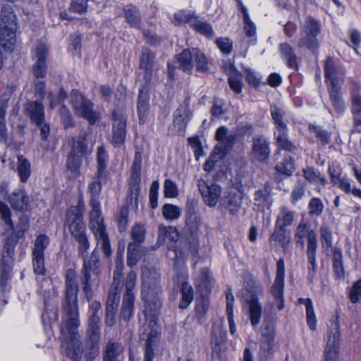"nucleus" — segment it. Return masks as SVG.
Instances as JSON below:
<instances>
[{"instance_id":"obj_1","label":"nucleus","mask_w":361,"mask_h":361,"mask_svg":"<svg viewBox=\"0 0 361 361\" xmlns=\"http://www.w3.org/2000/svg\"><path fill=\"white\" fill-rule=\"evenodd\" d=\"M65 286L63 304L65 322L61 329L63 337L62 346L65 348L66 355L76 360L80 356L81 350L78 332L80 324L78 307V290L75 274L73 269L66 271Z\"/></svg>"},{"instance_id":"obj_2","label":"nucleus","mask_w":361,"mask_h":361,"mask_svg":"<svg viewBox=\"0 0 361 361\" xmlns=\"http://www.w3.org/2000/svg\"><path fill=\"white\" fill-rule=\"evenodd\" d=\"M91 209L89 212V228L93 233L98 244L101 245L104 255L109 257L111 255L109 235L106 232V225L102 216L100 203L92 197L90 202Z\"/></svg>"},{"instance_id":"obj_3","label":"nucleus","mask_w":361,"mask_h":361,"mask_svg":"<svg viewBox=\"0 0 361 361\" xmlns=\"http://www.w3.org/2000/svg\"><path fill=\"white\" fill-rule=\"evenodd\" d=\"M142 295L145 302L146 310L155 311L161 306L159 299L160 275L156 270L145 267L142 269Z\"/></svg>"},{"instance_id":"obj_4","label":"nucleus","mask_w":361,"mask_h":361,"mask_svg":"<svg viewBox=\"0 0 361 361\" xmlns=\"http://www.w3.org/2000/svg\"><path fill=\"white\" fill-rule=\"evenodd\" d=\"M263 293L260 283L252 280L247 283L246 290H242L238 296L249 305V317L251 324L255 326L259 324L262 315V307L257 301V296Z\"/></svg>"},{"instance_id":"obj_5","label":"nucleus","mask_w":361,"mask_h":361,"mask_svg":"<svg viewBox=\"0 0 361 361\" xmlns=\"http://www.w3.org/2000/svg\"><path fill=\"white\" fill-rule=\"evenodd\" d=\"M71 103L75 115L86 119L94 124L99 118L93 110V104L78 90H73L71 96Z\"/></svg>"},{"instance_id":"obj_6","label":"nucleus","mask_w":361,"mask_h":361,"mask_svg":"<svg viewBox=\"0 0 361 361\" xmlns=\"http://www.w3.org/2000/svg\"><path fill=\"white\" fill-rule=\"evenodd\" d=\"M340 340V326L338 317L330 321L325 350L324 361H337Z\"/></svg>"},{"instance_id":"obj_7","label":"nucleus","mask_w":361,"mask_h":361,"mask_svg":"<svg viewBox=\"0 0 361 361\" xmlns=\"http://www.w3.org/2000/svg\"><path fill=\"white\" fill-rule=\"evenodd\" d=\"M83 212V205L79 204L71 207L67 213L66 224L75 239L86 235L85 226L82 221Z\"/></svg>"},{"instance_id":"obj_8","label":"nucleus","mask_w":361,"mask_h":361,"mask_svg":"<svg viewBox=\"0 0 361 361\" xmlns=\"http://www.w3.org/2000/svg\"><path fill=\"white\" fill-rule=\"evenodd\" d=\"M320 32L319 23L312 17H308L303 25V33L305 36L302 37L299 42L300 47H306L310 49H314L317 47V40L316 36Z\"/></svg>"},{"instance_id":"obj_9","label":"nucleus","mask_w":361,"mask_h":361,"mask_svg":"<svg viewBox=\"0 0 361 361\" xmlns=\"http://www.w3.org/2000/svg\"><path fill=\"white\" fill-rule=\"evenodd\" d=\"M86 133L80 135L78 140L73 145V152L68 157L67 167L73 172H76L80 168V157L89 151L85 143Z\"/></svg>"},{"instance_id":"obj_10","label":"nucleus","mask_w":361,"mask_h":361,"mask_svg":"<svg viewBox=\"0 0 361 361\" xmlns=\"http://www.w3.org/2000/svg\"><path fill=\"white\" fill-rule=\"evenodd\" d=\"M197 185L207 205L209 207L216 205L221 194V188L219 185L215 183L209 185L206 181L202 179L198 180Z\"/></svg>"},{"instance_id":"obj_11","label":"nucleus","mask_w":361,"mask_h":361,"mask_svg":"<svg viewBox=\"0 0 361 361\" xmlns=\"http://www.w3.org/2000/svg\"><path fill=\"white\" fill-rule=\"evenodd\" d=\"M112 142L116 146H121L124 143L126 137V118L123 112L120 110H114L112 112Z\"/></svg>"},{"instance_id":"obj_12","label":"nucleus","mask_w":361,"mask_h":361,"mask_svg":"<svg viewBox=\"0 0 361 361\" xmlns=\"http://www.w3.org/2000/svg\"><path fill=\"white\" fill-rule=\"evenodd\" d=\"M329 173L333 184L337 185L346 193L353 194L354 196L361 198V190L352 186L346 178L342 177L341 172L339 169H336L334 166H331L329 167Z\"/></svg>"},{"instance_id":"obj_13","label":"nucleus","mask_w":361,"mask_h":361,"mask_svg":"<svg viewBox=\"0 0 361 361\" xmlns=\"http://www.w3.org/2000/svg\"><path fill=\"white\" fill-rule=\"evenodd\" d=\"M48 48L44 44H39L35 50L36 62L33 65L32 73L37 78H43L47 74L45 59L47 57Z\"/></svg>"},{"instance_id":"obj_14","label":"nucleus","mask_w":361,"mask_h":361,"mask_svg":"<svg viewBox=\"0 0 361 361\" xmlns=\"http://www.w3.org/2000/svg\"><path fill=\"white\" fill-rule=\"evenodd\" d=\"M269 144L264 138L255 137L252 147V157L259 161H264L269 156Z\"/></svg>"},{"instance_id":"obj_15","label":"nucleus","mask_w":361,"mask_h":361,"mask_svg":"<svg viewBox=\"0 0 361 361\" xmlns=\"http://www.w3.org/2000/svg\"><path fill=\"white\" fill-rule=\"evenodd\" d=\"M192 116V112L188 105H182L174 113L173 126L178 133L185 130L187 123Z\"/></svg>"},{"instance_id":"obj_16","label":"nucleus","mask_w":361,"mask_h":361,"mask_svg":"<svg viewBox=\"0 0 361 361\" xmlns=\"http://www.w3.org/2000/svg\"><path fill=\"white\" fill-rule=\"evenodd\" d=\"M241 200L240 192L232 190L226 192L221 200V204L229 210L231 214H235L240 207Z\"/></svg>"},{"instance_id":"obj_17","label":"nucleus","mask_w":361,"mask_h":361,"mask_svg":"<svg viewBox=\"0 0 361 361\" xmlns=\"http://www.w3.org/2000/svg\"><path fill=\"white\" fill-rule=\"evenodd\" d=\"M99 274H81L80 281L82 286V291L88 300L92 298L94 290L99 286Z\"/></svg>"},{"instance_id":"obj_18","label":"nucleus","mask_w":361,"mask_h":361,"mask_svg":"<svg viewBox=\"0 0 361 361\" xmlns=\"http://www.w3.org/2000/svg\"><path fill=\"white\" fill-rule=\"evenodd\" d=\"M262 333L261 348L269 353L274 348L275 329L273 324H264Z\"/></svg>"},{"instance_id":"obj_19","label":"nucleus","mask_w":361,"mask_h":361,"mask_svg":"<svg viewBox=\"0 0 361 361\" xmlns=\"http://www.w3.org/2000/svg\"><path fill=\"white\" fill-rule=\"evenodd\" d=\"M254 201L256 205L262 207L269 208L272 205L271 188L269 184L255 192Z\"/></svg>"},{"instance_id":"obj_20","label":"nucleus","mask_w":361,"mask_h":361,"mask_svg":"<svg viewBox=\"0 0 361 361\" xmlns=\"http://www.w3.org/2000/svg\"><path fill=\"white\" fill-rule=\"evenodd\" d=\"M26 111L31 121L36 125L42 124L44 119V106L41 102H32L27 104Z\"/></svg>"},{"instance_id":"obj_21","label":"nucleus","mask_w":361,"mask_h":361,"mask_svg":"<svg viewBox=\"0 0 361 361\" xmlns=\"http://www.w3.org/2000/svg\"><path fill=\"white\" fill-rule=\"evenodd\" d=\"M17 28L1 27L0 31V45L6 50L13 49L16 39V31Z\"/></svg>"},{"instance_id":"obj_22","label":"nucleus","mask_w":361,"mask_h":361,"mask_svg":"<svg viewBox=\"0 0 361 361\" xmlns=\"http://www.w3.org/2000/svg\"><path fill=\"white\" fill-rule=\"evenodd\" d=\"M225 72L229 76V86L236 94H240L242 91L241 75L235 71L232 64L226 63L224 65Z\"/></svg>"},{"instance_id":"obj_23","label":"nucleus","mask_w":361,"mask_h":361,"mask_svg":"<svg viewBox=\"0 0 361 361\" xmlns=\"http://www.w3.org/2000/svg\"><path fill=\"white\" fill-rule=\"evenodd\" d=\"M360 87L355 85L351 91L352 112L355 122L357 125H361V95Z\"/></svg>"},{"instance_id":"obj_24","label":"nucleus","mask_w":361,"mask_h":361,"mask_svg":"<svg viewBox=\"0 0 361 361\" xmlns=\"http://www.w3.org/2000/svg\"><path fill=\"white\" fill-rule=\"evenodd\" d=\"M154 67V54L147 49H143L140 58V68L145 71V77L150 78Z\"/></svg>"},{"instance_id":"obj_25","label":"nucleus","mask_w":361,"mask_h":361,"mask_svg":"<svg viewBox=\"0 0 361 361\" xmlns=\"http://www.w3.org/2000/svg\"><path fill=\"white\" fill-rule=\"evenodd\" d=\"M99 255L96 251H93L91 255L84 258L81 274H99Z\"/></svg>"},{"instance_id":"obj_26","label":"nucleus","mask_w":361,"mask_h":361,"mask_svg":"<svg viewBox=\"0 0 361 361\" xmlns=\"http://www.w3.org/2000/svg\"><path fill=\"white\" fill-rule=\"evenodd\" d=\"M99 317L94 312L89 319L87 333V340L91 342L92 345L97 344L99 339Z\"/></svg>"},{"instance_id":"obj_27","label":"nucleus","mask_w":361,"mask_h":361,"mask_svg":"<svg viewBox=\"0 0 361 361\" xmlns=\"http://www.w3.org/2000/svg\"><path fill=\"white\" fill-rule=\"evenodd\" d=\"M11 206L19 211H25L29 207V197L23 190L13 192L10 197Z\"/></svg>"},{"instance_id":"obj_28","label":"nucleus","mask_w":361,"mask_h":361,"mask_svg":"<svg viewBox=\"0 0 361 361\" xmlns=\"http://www.w3.org/2000/svg\"><path fill=\"white\" fill-rule=\"evenodd\" d=\"M116 269L114 274V282L112 284V287L110 290L109 295L113 297V299L115 300L116 298L117 294L120 292L121 289V286H120V279L122 276L123 264L121 260V257L117 255V258L116 260Z\"/></svg>"},{"instance_id":"obj_29","label":"nucleus","mask_w":361,"mask_h":361,"mask_svg":"<svg viewBox=\"0 0 361 361\" xmlns=\"http://www.w3.org/2000/svg\"><path fill=\"white\" fill-rule=\"evenodd\" d=\"M330 99L336 111L341 114L345 110V103L342 99L341 93V86L334 85L333 87H329Z\"/></svg>"},{"instance_id":"obj_30","label":"nucleus","mask_w":361,"mask_h":361,"mask_svg":"<svg viewBox=\"0 0 361 361\" xmlns=\"http://www.w3.org/2000/svg\"><path fill=\"white\" fill-rule=\"evenodd\" d=\"M178 66L184 71L190 72L194 67L193 49H185L177 56Z\"/></svg>"},{"instance_id":"obj_31","label":"nucleus","mask_w":361,"mask_h":361,"mask_svg":"<svg viewBox=\"0 0 361 361\" xmlns=\"http://www.w3.org/2000/svg\"><path fill=\"white\" fill-rule=\"evenodd\" d=\"M295 213L286 207L280 209V212L277 216L276 226L277 228H286L290 226L294 221Z\"/></svg>"},{"instance_id":"obj_32","label":"nucleus","mask_w":361,"mask_h":361,"mask_svg":"<svg viewBox=\"0 0 361 361\" xmlns=\"http://www.w3.org/2000/svg\"><path fill=\"white\" fill-rule=\"evenodd\" d=\"M212 278L208 269H203L197 279V288L204 294L211 291Z\"/></svg>"},{"instance_id":"obj_33","label":"nucleus","mask_w":361,"mask_h":361,"mask_svg":"<svg viewBox=\"0 0 361 361\" xmlns=\"http://www.w3.org/2000/svg\"><path fill=\"white\" fill-rule=\"evenodd\" d=\"M142 257V247L135 242L128 244L127 250V264L131 267L135 266Z\"/></svg>"},{"instance_id":"obj_34","label":"nucleus","mask_w":361,"mask_h":361,"mask_svg":"<svg viewBox=\"0 0 361 361\" xmlns=\"http://www.w3.org/2000/svg\"><path fill=\"white\" fill-rule=\"evenodd\" d=\"M17 168L16 171L23 183H25L30 176L31 166L30 161L23 156L17 157Z\"/></svg>"},{"instance_id":"obj_35","label":"nucleus","mask_w":361,"mask_h":361,"mask_svg":"<svg viewBox=\"0 0 361 361\" xmlns=\"http://www.w3.org/2000/svg\"><path fill=\"white\" fill-rule=\"evenodd\" d=\"M1 20L2 23L1 27L17 28L16 16L10 6H4L2 8Z\"/></svg>"},{"instance_id":"obj_36","label":"nucleus","mask_w":361,"mask_h":361,"mask_svg":"<svg viewBox=\"0 0 361 361\" xmlns=\"http://www.w3.org/2000/svg\"><path fill=\"white\" fill-rule=\"evenodd\" d=\"M285 230L286 228H277L276 226L275 231L269 238V243L271 246L275 247L279 245L284 247L289 242L290 238L286 236Z\"/></svg>"},{"instance_id":"obj_37","label":"nucleus","mask_w":361,"mask_h":361,"mask_svg":"<svg viewBox=\"0 0 361 361\" xmlns=\"http://www.w3.org/2000/svg\"><path fill=\"white\" fill-rule=\"evenodd\" d=\"M325 76L329 81V87H333L334 85L341 86L336 75V71L333 60L328 58L325 63Z\"/></svg>"},{"instance_id":"obj_38","label":"nucleus","mask_w":361,"mask_h":361,"mask_svg":"<svg viewBox=\"0 0 361 361\" xmlns=\"http://www.w3.org/2000/svg\"><path fill=\"white\" fill-rule=\"evenodd\" d=\"M276 137L279 147L288 151H293L295 149V146L287 137V128L277 131Z\"/></svg>"},{"instance_id":"obj_39","label":"nucleus","mask_w":361,"mask_h":361,"mask_svg":"<svg viewBox=\"0 0 361 361\" xmlns=\"http://www.w3.org/2000/svg\"><path fill=\"white\" fill-rule=\"evenodd\" d=\"M157 334V328L147 332V329L142 332V338L147 340V346L145 349V355L144 361H152L153 357V349L152 348V337Z\"/></svg>"},{"instance_id":"obj_40","label":"nucleus","mask_w":361,"mask_h":361,"mask_svg":"<svg viewBox=\"0 0 361 361\" xmlns=\"http://www.w3.org/2000/svg\"><path fill=\"white\" fill-rule=\"evenodd\" d=\"M216 138L221 144L226 145V147H230L234 142V135L229 134L228 129L221 126L216 132Z\"/></svg>"},{"instance_id":"obj_41","label":"nucleus","mask_w":361,"mask_h":361,"mask_svg":"<svg viewBox=\"0 0 361 361\" xmlns=\"http://www.w3.org/2000/svg\"><path fill=\"white\" fill-rule=\"evenodd\" d=\"M182 214V209L178 206L166 204L162 207V215L166 220H174Z\"/></svg>"},{"instance_id":"obj_42","label":"nucleus","mask_w":361,"mask_h":361,"mask_svg":"<svg viewBox=\"0 0 361 361\" xmlns=\"http://www.w3.org/2000/svg\"><path fill=\"white\" fill-rule=\"evenodd\" d=\"M193 300V289L190 285L185 282L182 285V300L179 307L185 309Z\"/></svg>"},{"instance_id":"obj_43","label":"nucleus","mask_w":361,"mask_h":361,"mask_svg":"<svg viewBox=\"0 0 361 361\" xmlns=\"http://www.w3.org/2000/svg\"><path fill=\"white\" fill-rule=\"evenodd\" d=\"M195 18L194 13L180 10L174 13L172 22L174 25H178L182 23H192Z\"/></svg>"},{"instance_id":"obj_44","label":"nucleus","mask_w":361,"mask_h":361,"mask_svg":"<svg viewBox=\"0 0 361 361\" xmlns=\"http://www.w3.org/2000/svg\"><path fill=\"white\" fill-rule=\"evenodd\" d=\"M134 295H124L122 305L121 316L125 319H129L133 310Z\"/></svg>"},{"instance_id":"obj_45","label":"nucleus","mask_w":361,"mask_h":361,"mask_svg":"<svg viewBox=\"0 0 361 361\" xmlns=\"http://www.w3.org/2000/svg\"><path fill=\"white\" fill-rule=\"evenodd\" d=\"M142 167V155L140 152L136 151L134 156L133 163L132 166V180L138 183L140 180Z\"/></svg>"},{"instance_id":"obj_46","label":"nucleus","mask_w":361,"mask_h":361,"mask_svg":"<svg viewBox=\"0 0 361 361\" xmlns=\"http://www.w3.org/2000/svg\"><path fill=\"white\" fill-rule=\"evenodd\" d=\"M49 243V240L48 236L44 234L39 235L35 239L32 254L44 255V250L47 248Z\"/></svg>"},{"instance_id":"obj_47","label":"nucleus","mask_w":361,"mask_h":361,"mask_svg":"<svg viewBox=\"0 0 361 361\" xmlns=\"http://www.w3.org/2000/svg\"><path fill=\"white\" fill-rule=\"evenodd\" d=\"M147 109L148 104L147 94L146 93H144L142 91H140L137 102V112L140 121H142V123L145 120Z\"/></svg>"},{"instance_id":"obj_48","label":"nucleus","mask_w":361,"mask_h":361,"mask_svg":"<svg viewBox=\"0 0 361 361\" xmlns=\"http://www.w3.org/2000/svg\"><path fill=\"white\" fill-rule=\"evenodd\" d=\"M194 63H196L197 70L206 72L208 70V61L204 54L198 49H193Z\"/></svg>"},{"instance_id":"obj_49","label":"nucleus","mask_w":361,"mask_h":361,"mask_svg":"<svg viewBox=\"0 0 361 361\" xmlns=\"http://www.w3.org/2000/svg\"><path fill=\"white\" fill-rule=\"evenodd\" d=\"M126 22L131 26H137L140 21V16L138 10L133 6L125 9Z\"/></svg>"},{"instance_id":"obj_50","label":"nucleus","mask_w":361,"mask_h":361,"mask_svg":"<svg viewBox=\"0 0 361 361\" xmlns=\"http://www.w3.org/2000/svg\"><path fill=\"white\" fill-rule=\"evenodd\" d=\"M191 26L198 32L207 37H212L214 35L212 26L207 22L195 20L192 23Z\"/></svg>"},{"instance_id":"obj_51","label":"nucleus","mask_w":361,"mask_h":361,"mask_svg":"<svg viewBox=\"0 0 361 361\" xmlns=\"http://www.w3.org/2000/svg\"><path fill=\"white\" fill-rule=\"evenodd\" d=\"M320 235L322 246L326 250L331 249L332 247V233L327 225L323 224L321 226Z\"/></svg>"},{"instance_id":"obj_52","label":"nucleus","mask_w":361,"mask_h":361,"mask_svg":"<svg viewBox=\"0 0 361 361\" xmlns=\"http://www.w3.org/2000/svg\"><path fill=\"white\" fill-rule=\"evenodd\" d=\"M281 52L283 57L287 60L288 66L294 67L296 63L295 56L290 46L286 43L282 44L281 45Z\"/></svg>"},{"instance_id":"obj_53","label":"nucleus","mask_w":361,"mask_h":361,"mask_svg":"<svg viewBox=\"0 0 361 361\" xmlns=\"http://www.w3.org/2000/svg\"><path fill=\"white\" fill-rule=\"evenodd\" d=\"M243 13V18H244V31L245 35L249 37H252L256 35V25L255 24L250 20L246 8H242Z\"/></svg>"},{"instance_id":"obj_54","label":"nucleus","mask_w":361,"mask_h":361,"mask_svg":"<svg viewBox=\"0 0 361 361\" xmlns=\"http://www.w3.org/2000/svg\"><path fill=\"white\" fill-rule=\"evenodd\" d=\"M271 113L272 118L276 125L277 131L286 129L287 125L283 121V114L282 111L276 106H273Z\"/></svg>"},{"instance_id":"obj_55","label":"nucleus","mask_w":361,"mask_h":361,"mask_svg":"<svg viewBox=\"0 0 361 361\" xmlns=\"http://www.w3.org/2000/svg\"><path fill=\"white\" fill-rule=\"evenodd\" d=\"M294 166L292 159L290 157L286 158L283 163L279 164L276 166V170L285 176H290Z\"/></svg>"},{"instance_id":"obj_56","label":"nucleus","mask_w":361,"mask_h":361,"mask_svg":"<svg viewBox=\"0 0 361 361\" xmlns=\"http://www.w3.org/2000/svg\"><path fill=\"white\" fill-rule=\"evenodd\" d=\"M145 229L144 226L140 224H135L133 226L131 229V238L133 240V242H135L137 244H140L145 240Z\"/></svg>"},{"instance_id":"obj_57","label":"nucleus","mask_w":361,"mask_h":361,"mask_svg":"<svg viewBox=\"0 0 361 361\" xmlns=\"http://www.w3.org/2000/svg\"><path fill=\"white\" fill-rule=\"evenodd\" d=\"M164 192L166 197L173 198L178 196V190L176 184L170 179H166L164 184Z\"/></svg>"},{"instance_id":"obj_58","label":"nucleus","mask_w":361,"mask_h":361,"mask_svg":"<svg viewBox=\"0 0 361 361\" xmlns=\"http://www.w3.org/2000/svg\"><path fill=\"white\" fill-rule=\"evenodd\" d=\"M304 177L309 181L313 183H320L324 185L326 183V179L322 177L319 173H317L312 169L307 168L303 170Z\"/></svg>"},{"instance_id":"obj_59","label":"nucleus","mask_w":361,"mask_h":361,"mask_svg":"<svg viewBox=\"0 0 361 361\" xmlns=\"http://www.w3.org/2000/svg\"><path fill=\"white\" fill-rule=\"evenodd\" d=\"M209 308V301L206 299L198 300L196 305V317L202 322Z\"/></svg>"},{"instance_id":"obj_60","label":"nucleus","mask_w":361,"mask_h":361,"mask_svg":"<svg viewBox=\"0 0 361 361\" xmlns=\"http://www.w3.org/2000/svg\"><path fill=\"white\" fill-rule=\"evenodd\" d=\"M283 287H284V279L276 277L274 285L271 288V293L276 299H277V300L282 299Z\"/></svg>"},{"instance_id":"obj_61","label":"nucleus","mask_w":361,"mask_h":361,"mask_svg":"<svg viewBox=\"0 0 361 361\" xmlns=\"http://www.w3.org/2000/svg\"><path fill=\"white\" fill-rule=\"evenodd\" d=\"M350 300L353 303L361 301V280L357 281L350 290Z\"/></svg>"},{"instance_id":"obj_62","label":"nucleus","mask_w":361,"mask_h":361,"mask_svg":"<svg viewBox=\"0 0 361 361\" xmlns=\"http://www.w3.org/2000/svg\"><path fill=\"white\" fill-rule=\"evenodd\" d=\"M128 209L127 207H123L119 210L117 216V221L119 230L123 231L126 229L128 223Z\"/></svg>"},{"instance_id":"obj_63","label":"nucleus","mask_w":361,"mask_h":361,"mask_svg":"<svg viewBox=\"0 0 361 361\" xmlns=\"http://www.w3.org/2000/svg\"><path fill=\"white\" fill-rule=\"evenodd\" d=\"M177 235V231L174 227L164 226L159 227V238L169 237L171 240H175Z\"/></svg>"},{"instance_id":"obj_64","label":"nucleus","mask_w":361,"mask_h":361,"mask_svg":"<svg viewBox=\"0 0 361 361\" xmlns=\"http://www.w3.org/2000/svg\"><path fill=\"white\" fill-rule=\"evenodd\" d=\"M201 224L200 218L196 214H190L187 219L186 228L191 231L195 233Z\"/></svg>"}]
</instances>
